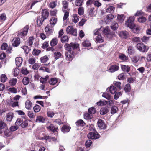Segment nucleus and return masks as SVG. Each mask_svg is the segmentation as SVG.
Instances as JSON below:
<instances>
[{
  "label": "nucleus",
  "instance_id": "1",
  "mask_svg": "<svg viewBox=\"0 0 151 151\" xmlns=\"http://www.w3.org/2000/svg\"><path fill=\"white\" fill-rule=\"evenodd\" d=\"M79 46L78 44L71 43L70 44L66 43L64 47L67 52L65 53L67 60H71L74 55L73 50L77 48Z\"/></svg>",
  "mask_w": 151,
  "mask_h": 151
},
{
  "label": "nucleus",
  "instance_id": "2",
  "mask_svg": "<svg viewBox=\"0 0 151 151\" xmlns=\"http://www.w3.org/2000/svg\"><path fill=\"white\" fill-rule=\"evenodd\" d=\"M49 16V12L46 9H43L42 12L41 16L37 17V23L38 26H41L42 24L45 20Z\"/></svg>",
  "mask_w": 151,
  "mask_h": 151
},
{
  "label": "nucleus",
  "instance_id": "3",
  "mask_svg": "<svg viewBox=\"0 0 151 151\" xmlns=\"http://www.w3.org/2000/svg\"><path fill=\"white\" fill-rule=\"evenodd\" d=\"M16 125L20 126L22 128H25L28 125L27 121L25 118H19L17 119L15 123Z\"/></svg>",
  "mask_w": 151,
  "mask_h": 151
},
{
  "label": "nucleus",
  "instance_id": "4",
  "mask_svg": "<svg viewBox=\"0 0 151 151\" xmlns=\"http://www.w3.org/2000/svg\"><path fill=\"white\" fill-rule=\"evenodd\" d=\"M136 47L138 50L143 52H147L148 49V47L142 43H138L136 45Z\"/></svg>",
  "mask_w": 151,
  "mask_h": 151
},
{
  "label": "nucleus",
  "instance_id": "5",
  "mask_svg": "<svg viewBox=\"0 0 151 151\" xmlns=\"http://www.w3.org/2000/svg\"><path fill=\"white\" fill-rule=\"evenodd\" d=\"M66 32L67 34H71L75 36L77 34L76 30L74 28L73 26H68L66 29Z\"/></svg>",
  "mask_w": 151,
  "mask_h": 151
},
{
  "label": "nucleus",
  "instance_id": "6",
  "mask_svg": "<svg viewBox=\"0 0 151 151\" xmlns=\"http://www.w3.org/2000/svg\"><path fill=\"white\" fill-rule=\"evenodd\" d=\"M29 29V26H25L23 29H22L18 34V36L23 38L27 34Z\"/></svg>",
  "mask_w": 151,
  "mask_h": 151
},
{
  "label": "nucleus",
  "instance_id": "7",
  "mask_svg": "<svg viewBox=\"0 0 151 151\" xmlns=\"http://www.w3.org/2000/svg\"><path fill=\"white\" fill-rule=\"evenodd\" d=\"M87 136L89 139H96L99 138L100 135L97 132H90L88 134Z\"/></svg>",
  "mask_w": 151,
  "mask_h": 151
},
{
  "label": "nucleus",
  "instance_id": "8",
  "mask_svg": "<svg viewBox=\"0 0 151 151\" xmlns=\"http://www.w3.org/2000/svg\"><path fill=\"white\" fill-rule=\"evenodd\" d=\"M126 25L131 29L134 27V20L132 17H130L126 22Z\"/></svg>",
  "mask_w": 151,
  "mask_h": 151
},
{
  "label": "nucleus",
  "instance_id": "9",
  "mask_svg": "<svg viewBox=\"0 0 151 151\" xmlns=\"http://www.w3.org/2000/svg\"><path fill=\"white\" fill-rule=\"evenodd\" d=\"M98 126L101 129H106V125L104 122L101 119H99L97 122Z\"/></svg>",
  "mask_w": 151,
  "mask_h": 151
},
{
  "label": "nucleus",
  "instance_id": "10",
  "mask_svg": "<svg viewBox=\"0 0 151 151\" xmlns=\"http://www.w3.org/2000/svg\"><path fill=\"white\" fill-rule=\"evenodd\" d=\"M47 129L54 133L57 132L58 130V127L54 126L53 124H47Z\"/></svg>",
  "mask_w": 151,
  "mask_h": 151
},
{
  "label": "nucleus",
  "instance_id": "11",
  "mask_svg": "<svg viewBox=\"0 0 151 151\" xmlns=\"http://www.w3.org/2000/svg\"><path fill=\"white\" fill-rule=\"evenodd\" d=\"M45 30L47 34L48 35H51L53 32V28L48 25L45 28Z\"/></svg>",
  "mask_w": 151,
  "mask_h": 151
},
{
  "label": "nucleus",
  "instance_id": "12",
  "mask_svg": "<svg viewBox=\"0 0 151 151\" xmlns=\"http://www.w3.org/2000/svg\"><path fill=\"white\" fill-rule=\"evenodd\" d=\"M12 45L15 47H17L20 44V38L19 37L14 38L12 42Z\"/></svg>",
  "mask_w": 151,
  "mask_h": 151
},
{
  "label": "nucleus",
  "instance_id": "13",
  "mask_svg": "<svg viewBox=\"0 0 151 151\" xmlns=\"http://www.w3.org/2000/svg\"><path fill=\"white\" fill-rule=\"evenodd\" d=\"M119 68L118 65H113L110 67L109 70L111 73H113L118 71L119 70Z\"/></svg>",
  "mask_w": 151,
  "mask_h": 151
},
{
  "label": "nucleus",
  "instance_id": "14",
  "mask_svg": "<svg viewBox=\"0 0 151 151\" xmlns=\"http://www.w3.org/2000/svg\"><path fill=\"white\" fill-rule=\"evenodd\" d=\"M71 127L67 125H64L61 129L62 132L65 133L69 132L71 129Z\"/></svg>",
  "mask_w": 151,
  "mask_h": 151
},
{
  "label": "nucleus",
  "instance_id": "15",
  "mask_svg": "<svg viewBox=\"0 0 151 151\" xmlns=\"http://www.w3.org/2000/svg\"><path fill=\"white\" fill-rule=\"evenodd\" d=\"M45 121V119L43 116H38L36 117L35 122L37 123H43Z\"/></svg>",
  "mask_w": 151,
  "mask_h": 151
},
{
  "label": "nucleus",
  "instance_id": "16",
  "mask_svg": "<svg viewBox=\"0 0 151 151\" xmlns=\"http://www.w3.org/2000/svg\"><path fill=\"white\" fill-rule=\"evenodd\" d=\"M32 106V103L29 100L26 101L25 103V108L28 110L31 109Z\"/></svg>",
  "mask_w": 151,
  "mask_h": 151
},
{
  "label": "nucleus",
  "instance_id": "17",
  "mask_svg": "<svg viewBox=\"0 0 151 151\" xmlns=\"http://www.w3.org/2000/svg\"><path fill=\"white\" fill-rule=\"evenodd\" d=\"M109 110L107 107H103L101 108L100 111V114L101 115H104L109 112Z\"/></svg>",
  "mask_w": 151,
  "mask_h": 151
},
{
  "label": "nucleus",
  "instance_id": "18",
  "mask_svg": "<svg viewBox=\"0 0 151 151\" xmlns=\"http://www.w3.org/2000/svg\"><path fill=\"white\" fill-rule=\"evenodd\" d=\"M62 4L63 7L62 10L63 12H65L68 9V3L66 1L64 0L62 2Z\"/></svg>",
  "mask_w": 151,
  "mask_h": 151
},
{
  "label": "nucleus",
  "instance_id": "19",
  "mask_svg": "<svg viewBox=\"0 0 151 151\" xmlns=\"http://www.w3.org/2000/svg\"><path fill=\"white\" fill-rule=\"evenodd\" d=\"M127 52L129 55H131L134 53L135 50L132 46H129L127 48Z\"/></svg>",
  "mask_w": 151,
  "mask_h": 151
},
{
  "label": "nucleus",
  "instance_id": "20",
  "mask_svg": "<svg viewBox=\"0 0 151 151\" xmlns=\"http://www.w3.org/2000/svg\"><path fill=\"white\" fill-rule=\"evenodd\" d=\"M6 120L9 122L12 121L14 116V114L12 112H9L6 115Z\"/></svg>",
  "mask_w": 151,
  "mask_h": 151
},
{
  "label": "nucleus",
  "instance_id": "21",
  "mask_svg": "<svg viewBox=\"0 0 151 151\" xmlns=\"http://www.w3.org/2000/svg\"><path fill=\"white\" fill-rule=\"evenodd\" d=\"M16 64L18 67H19L21 65L22 62V59L21 57L16 58L15 59Z\"/></svg>",
  "mask_w": 151,
  "mask_h": 151
},
{
  "label": "nucleus",
  "instance_id": "22",
  "mask_svg": "<svg viewBox=\"0 0 151 151\" xmlns=\"http://www.w3.org/2000/svg\"><path fill=\"white\" fill-rule=\"evenodd\" d=\"M128 34L127 32L126 31H122L119 33V36L122 38L126 39Z\"/></svg>",
  "mask_w": 151,
  "mask_h": 151
},
{
  "label": "nucleus",
  "instance_id": "23",
  "mask_svg": "<svg viewBox=\"0 0 151 151\" xmlns=\"http://www.w3.org/2000/svg\"><path fill=\"white\" fill-rule=\"evenodd\" d=\"M140 56L138 55H135L132 57L131 59L132 62L134 63H136L139 60Z\"/></svg>",
  "mask_w": 151,
  "mask_h": 151
},
{
  "label": "nucleus",
  "instance_id": "24",
  "mask_svg": "<svg viewBox=\"0 0 151 151\" xmlns=\"http://www.w3.org/2000/svg\"><path fill=\"white\" fill-rule=\"evenodd\" d=\"M121 68L122 70L124 72L128 73L130 71V67L128 65H121Z\"/></svg>",
  "mask_w": 151,
  "mask_h": 151
},
{
  "label": "nucleus",
  "instance_id": "25",
  "mask_svg": "<svg viewBox=\"0 0 151 151\" xmlns=\"http://www.w3.org/2000/svg\"><path fill=\"white\" fill-rule=\"evenodd\" d=\"M58 82V79L56 78H52L49 81V83L50 85H55Z\"/></svg>",
  "mask_w": 151,
  "mask_h": 151
},
{
  "label": "nucleus",
  "instance_id": "26",
  "mask_svg": "<svg viewBox=\"0 0 151 151\" xmlns=\"http://www.w3.org/2000/svg\"><path fill=\"white\" fill-rule=\"evenodd\" d=\"M119 57L120 60L124 61H126L128 59V57L123 53L120 54L119 55Z\"/></svg>",
  "mask_w": 151,
  "mask_h": 151
},
{
  "label": "nucleus",
  "instance_id": "27",
  "mask_svg": "<svg viewBox=\"0 0 151 151\" xmlns=\"http://www.w3.org/2000/svg\"><path fill=\"white\" fill-rule=\"evenodd\" d=\"M102 32L104 35H106L109 34L110 33V29L109 27L107 26L103 28Z\"/></svg>",
  "mask_w": 151,
  "mask_h": 151
},
{
  "label": "nucleus",
  "instance_id": "28",
  "mask_svg": "<svg viewBox=\"0 0 151 151\" xmlns=\"http://www.w3.org/2000/svg\"><path fill=\"white\" fill-rule=\"evenodd\" d=\"M79 17L77 14H73V15L72 21L75 23H76L79 20Z\"/></svg>",
  "mask_w": 151,
  "mask_h": 151
},
{
  "label": "nucleus",
  "instance_id": "29",
  "mask_svg": "<svg viewBox=\"0 0 151 151\" xmlns=\"http://www.w3.org/2000/svg\"><path fill=\"white\" fill-rule=\"evenodd\" d=\"M49 78V76L46 75L44 78L41 77L40 79V82L42 84H45L46 82Z\"/></svg>",
  "mask_w": 151,
  "mask_h": 151
},
{
  "label": "nucleus",
  "instance_id": "30",
  "mask_svg": "<svg viewBox=\"0 0 151 151\" xmlns=\"http://www.w3.org/2000/svg\"><path fill=\"white\" fill-rule=\"evenodd\" d=\"M76 124L78 126H83L85 125V123L81 119H80L77 121Z\"/></svg>",
  "mask_w": 151,
  "mask_h": 151
},
{
  "label": "nucleus",
  "instance_id": "31",
  "mask_svg": "<svg viewBox=\"0 0 151 151\" xmlns=\"http://www.w3.org/2000/svg\"><path fill=\"white\" fill-rule=\"evenodd\" d=\"M4 132L5 136L8 137L10 136L12 134V132L10 131L9 130L8 127H7V128H5V129H4Z\"/></svg>",
  "mask_w": 151,
  "mask_h": 151
},
{
  "label": "nucleus",
  "instance_id": "32",
  "mask_svg": "<svg viewBox=\"0 0 151 151\" xmlns=\"http://www.w3.org/2000/svg\"><path fill=\"white\" fill-rule=\"evenodd\" d=\"M96 40L98 42L101 43L104 42V38L101 35H99L96 37Z\"/></svg>",
  "mask_w": 151,
  "mask_h": 151
},
{
  "label": "nucleus",
  "instance_id": "33",
  "mask_svg": "<svg viewBox=\"0 0 151 151\" xmlns=\"http://www.w3.org/2000/svg\"><path fill=\"white\" fill-rule=\"evenodd\" d=\"M131 89V86L129 83L126 84L124 88V90L126 92H130Z\"/></svg>",
  "mask_w": 151,
  "mask_h": 151
},
{
  "label": "nucleus",
  "instance_id": "34",
  "mask_svg": "<svg viewBox=\"0 0 151 151\" xmlns=\"http://www.w3.org/2000/svg\"><path fill=\"white\" fill-rule=\"evenodd\" d=\"M117 88L113 86H110L109 89L110 92L112 94H114L117 91Z\"/></svg>",
  "mask_w": 151,
  "mask_h": 151
},
{
  "label": "nucleus",
  "instance_id": "35",
  "mask_svg": "<svg viewBox=\"0 0 151 151\" xmlns=\"http://www.w3.org/2000/svg\"><path fill=\"white\" fill-rule=\"evenodd\" d=\"M88 113L92 115V114H94L96 112V110L95 108L92 107L88 109Z\"/></svg>",
  "mask_w": 151,
  "mask_h": 151
},
{
  "label": "nucleus",
  "instance_id": "36",
  "mask_svg": "<svg viewBox=\"0 0 151 151\" xmlns=\"http://www.w3.org/2000/svg\"><path fill=\"white\" fill-rule=\"evenodd\" d=\"M7 126L6 124L2 121H0V129H4L7 128Z\"/></svg>",
  "mask_w": 151,
  "mask_h": 151
},
{
  "label": "nucleus",
  "instance_id": "37",
  "mask_svg": "<svg viewBox=\"0 0 151 151\" xmlns=\"http://www.w3.org/2000/svg\"><path fill=\"white\" fill-rule=\"evenodd\" d=\"M118 110L117 107L116 106H112L111 109V114H114L116 113Z\"/></svg>",
  "mask_w": 151,
  "mask_h": 151
},
{
  "label": "nucleus",
  "instance_id": "38",
  "mask_svg": "<svg viewBox=\"0 0 151 151\" xmlns=\"http://www.w3.org/2000/svg\"><path fill=\"white\" fill-rule=\"evenodd\" d=\"M92 117V115L89 113H85L84 115V118L87 120H89L91 119Z\"/></svg>",
  "mask_w": 151,
  "mask_h": 151
},
{
  "label": "nucleus",
  "instance_id": "39",
  "mask_svg": "<svg viewBox=\"0 0 151 151\" xmlns=\"http://www.w3.org/2000/svg\"><path fill=\"white\" fill-rule=\"evenodd\" d=\"M61 56V54L59 52H55L54 53V56L56 60L59 58Z\"/></svg>",
  "mask_w": 151,
  "mask_h": 151
},
{
  "label": "nucleus",
  "instance_id": "40",
  "mask_svg": "<svg viewBox=\"0 0 151 151\" xmlns=\"http://www.w3.org/2000/svg\"><path fill=\"white\" fill-rule=\"evenodd\" d=\"M57 21V19L55 17H52L50 20V22L51 24L54 25L55 24Z\"/></svg>",
  "mask_w": 151,
  "mask_h": 151
},
{
  "label": "nucleus",
  "instance_id": "41",
  "mask_svg": "<svg viewBox=\"0 0 151 151\" xmlns=\"http://www.w3.org/2000/svg\"><path fill=\"white\" fill-rule=\"evenodd\" d=\"M114 85L115 87L117 89L119 90H121V83L119 82L115 81L114 82Z\"/></svg>",
  "mask_w": 151,
  "mask_h": 151
},
{
  "label": "nucleus",
  "instance_id": "42",
  "mask_svg": "<svg viewBox=\"0 0 151 151\" xmlns=\"http://www.w3.org/2000/svg\"><path fill=\"white\" fill-rule=\"evenodd\" d=\"M48 57L47 56L45 55L41 57L40 59V60L42 63H45L48 60Z\"/></svg>",
  "mask_w": 151,
  "mask_h": 151
},
{
  "label": "nucleus",
  "instance_id": "43",
  "mask_svg": "<svg viewBox=\"0 0 151 151\" xmlns=\"http://www.w3.org/2000/svg\"><path fill=\"white\" fill-rule=\"evenodd\" d=\"M58 43L57 39L56 38L53 39L50 41V44L51 46H54L56 45Z\"/></svg>",
  "mask_w": 151,
  "mask_h": 151
},
{
  "label": "nucleus",
  "instance_id": "44",
  "mask_svg": "<svg viewBox=\"0 0 151 151\" xmlns=\"http://www.w3.org/2000/svg\"><path fill=\"white\" fill-rule=\"evenodd\" d=\"M82 45L84 47H89L91 45V43H90L88 40H86L82 42Z\"/></svg>",
  "mask_w": 151,
  "mask_h": 151
},
{
  "label": "nucleus",
  "instance_id": "45",
  "mask_svg": "<svg viewBox=\"0 0 151 151\" xmlns=\"http://www.w3.org/2000/svg\"><path fill=\"white\" fill-rule=\"evenodd\" d=\"M29 78L27 77H24L22 80L23 84L25 85H28L29 83Z\"/></svg>",
  "mask_w": 151,
  "mask_h": 151
},
{
  "label": "nucleus",
  "instance_id": "46",
  "mask_svg": "<svg viewBox=\"0 0 151 151\" xmlns=\"http://www.w3.org/2000/svg\"><path fill=\"white\" fill-rule=\"evenodd\" d=\"M118 27V24L116 22H114L111 25V29L115 30L117 29Z\"/></svg>",
  "mask_w": 151,
  "mask_h": 151
},
{
  "label": "nucleus",
  "instance_id": "47",
  "mask_svg": "<svg viewBox=\"0 0 151 151\" xmlns=\"http://www.w3.org/2000/svg\"><path fill=\"white\" fill-rule=\"evenodd\" d=\"M17 82V80L16 78H13L10 80L9 82L10 84L12 86H14Z\"/></svg>",
  "mask_w": 151,
  "mask_h": 151
},
{
  "label": "nucleus",
  "instance_id": "48",
  "mask_svg": "<svg viewBox=\"0 0 151 151\" xmlns=\"http://www.w3.org/2000/svg\"><path fill=\"white\" fill-rule=\"evenodd\" d=\"M115 7L113 6H110L106 9V12H107L112 13L114 12Z\"/></svg>",
  "mask_w": 151,
  "mask_h": 151
},
{
  "label": "nucleus",
  "instance_id": "49",
  "mask_svg": "<svg viewBox=\"0 0 151 151\" xmlns=\"http://www.w3.org/2000/svg\"><path fill=\"white\" fill-rule=\"evenodd\" d=\"M78 13L80 15H83L84 13V8L82 7H80L78 9Z\"/></svg>",
  "mask_w": 151,
  "mask_h": 151
},
{
  "label": "nucleus",
  "instance_id": "50",
  "mask_svg": "<svg viewBox=\"0 0 151 151\" xmlns=\"http://www.w3.org/2000/svg\"><path fill=\"white\" fill-rule=\"evenodd\" d=\"M114 95V99L116 100H117L119 97L122 95V93L121 92H116Z\"/></svg>",
  "mask_w": 151,
  "mask_h": 151
},
{
  "label": "nucleus",
  "instance_id": "51",
  "mask_svg": "<svg viewBox=\"0 0 151 151\" xmlns=\"http://www.w3.org/2000/svg\"><path fill=\"white\" fill-rule=\"evenodd\" d=\"M1 81L2 82H6L7 78L5 74H2L0 77Z\"/></svg>",
  "mask_w": 151,
  "mask_h": 151
},
{
  "label": "nucleus",
  "instance_id": "52",
  "mask_svg": "<svg viewBox=\"0 0 151 151\" xmlns=\"http://www.w3.org/2000/svg\"><path fill=\"white\" fill-rule=\"evenodd\" d=\"M146 18L143 16L139 17L138 19V21L140 23H144L146 22Z\"/></svg>",
  "mask_w": 151,
  "mask_h": 151
},
{
  "label": "nucleus",
  "instance_id": "53",
  "mask_svg": "<svg viewBox=\"0 0 151 151\" xmlns=\"http://www.w3.org/2000/svg\"><path fill=\"white\" fill-rule=\"evenodd\" d=\"M41 52V51L40 50L34 49L32 52V54L35 56H37Z\"/></svg>",
  "mask_w": 151,
  "mask_h": 151
},
{
  "label": "nucleus",
  "instance_id": "54",
  "mask_svg": "<svg viewBox=\"0 0 151 151\" xmlns=\"http://www.w3.org/2000/svg\"><path fill=\"white\" fill-rule=\"evenodd\" d=\"M40 107L38 105H36L34 107L33 109L35 112H38L40 110Z\"/></svg>",
  "mask_w": 151,
  "mask_h": 151
},
{
  "label": "nucleus",
  "instance_id": "55",
  "mask_svg": "<svg viewBox=\"0 0 151 151\" xmlns=\"http://www.w3.org/2000/svg\"><path fill=\"white\" fill-rule=\"evenodd\" d=\"M107 103V102L106 101H103L100 100L99 102H98L96 103V104L98 106H102L106 105Z\"/></svg>",
  "mask_w": 151,
  "mask_h": 151
},
{
  "label": "nucleus",
  "instance_id": "56",
  "mask_svg": "<svg viewBox=\"0 0 151 151\" xmlns=\"http://www.w3.org/2000/svg\"><path fill=\"white\" fill-rule=\"evenodd\" d=\"M36 114L33 113L32 111H29L28 114V116L31 118H33L35 117Z\"/></svg>",
  "mask_w": 151,
  "mask_h": 151
},
{
  "label": "nucleus",
  "instance_id": "57",
  "mask_svg": "<svg viewBox=\"0 0 151 151\" xmlns=\"http://www.w3.org/2000/svg\"><path fill=\"white\" fill-rule=\"evenodd\" d=\"M34 38L33 37H31L29 38L28 43L29 46H32V45Z\"/></svg>",
  "mask_w": 151,
  "mask_h": 151
},
{
  "label": "nucleus",
  "instance_id": "58",
  "mask_svg": "<svg viewBox=\"0 0 151 151\" xmlns=\"http://www.w3.org/2000/svg\"><path fill=\"white\" fill-rule=\"evenodd\" d=\"M92 143V142L91 140L89 139L87 140L85 142L86 147L87 148L90 147Z\"/></svg>",
  "mask_w": 151,
  "mask_h": 151
},
{
  "label": "nucleus",
  "instance_id": "59",
  "mask_svg": "<svg viewBox=\"0 0 151 151\" xmlns=\"http://www.w3.org/2000/svg\"><path fill=\"white\" fill-rule=\"evenodd\" d=\"M42 139H45L46 140V141L50 142L51 141V140H52V137L50 136H46L43 137L42 138Z\"/></svg>",
  "mask_w": 151,
  "mask_h": 151
},
{
  "label": "nucleus",
  "instance_id": "60",
  "mask_svg": "<svg viewBox=\"0 0 151 151\" xmlns=\"http://www.w3.org/2000/svg\"><path fill=\"white\" fill-rule=\"evenodd\" d=\"M82 0H76L75 2V4L77 6H80L82 5Z\"/></svg>",
  "mask_w": 151,
  "mask_h": 151
},
{
  "label": "nucleus",
  "instance_id": "61",
  "mask_svg": "<svg viewBox=\"0 0 151 151\" xmlns=\"http://www.w3.org/2000/svg\"><path fill=\"white\" fill-rule=\"evenodd\" d=\"M21 72L23 74H27L29 72L27 69L25 68H23L21 70Z\"/></svg>",
  "mask_w": 151,
  "mask_h": 151
},
{
  "label": "nucleus",
  "instance_id": "62",
  "mask_svg": "<svg viewBox=\"0 0 151 151\" xmlns=\"http://www.w3.org/2000/svg\"><path fill=\"white\" fill-rule=\"evenodd\" d=\"M28 61L29 64L32 65L35 63V59L34 58H29Z\"/></svg>",
  "mask_w": 151,
  "mask_h": 151
},
{
  "label": "nucleus",
  "instance_id": "63",
  "mask_svg": "<svg viewBox=\"0 0 151 151\" xmlns=\"http://www.w3.org/2000/svg\"><path fill=\"white\" fill-rule=\"evenodd\" d=\"M7 47V44L5 43H4L1 45V48L2 50H5L6 49V48Z\"/></svg>",
  "mask_w": 151,
  "mask_h": 151
},
{
  "label": "nucleus",
  "instance_id": "64",
  "mask_svg": "<svg viewBox=\"0 0 151 151\" xmlns=\"http://www.w3.org/2000/svg\"><path fill=\"white\" fill-rule=\"evenodd\" d=\"M141 40L142 42L144 43H147L149 41V37L145 36H144L142 38Z\"/></svg>",
  "mask_w": 151,
  "mask_h": 151
}]
</instances>
